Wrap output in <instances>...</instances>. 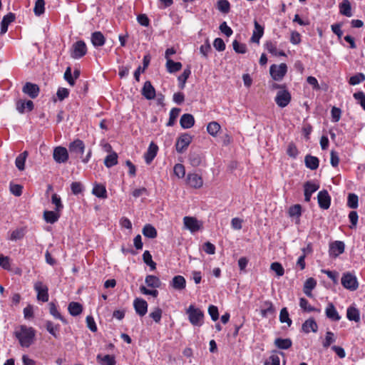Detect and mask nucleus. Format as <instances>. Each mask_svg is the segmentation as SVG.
Listing matches in <instances>:
<instances>
[{"label": "nucleus", "instance_id": "obj_1", "mask_svg": "<svg viewBox=\"0 0 365 365\" xmlns=\"http://www.w3.org/2000/svg\"><path fill=\"white\" fill-rule=\"evenodd\" d=\"M14 335L22 347L28 348L34 343L36 331L32 327L21 325L16 328Z\"/></svg>", "mask_w": 365, "mask_h": 365}, {"label": "nucleus", "instance_id": "obj_2", "mask_svg": "<svg viewBox=\"0 0 365 365\" xmlns=\"http://www.w3.org/2000/svg\"><path fill=\"white\" fill-rule=\"evenodd\" d=\"M68 148L70 153L72 155H75L76 158H81L83 163H87L89 161L91 156V150H89L86 157H83L85 150V145L81 140L77 139L71 143Z\"/></svg>", "mask_w": 365, "mask_h": 365}, {"label": "nucleus", "instance_id": "obj_3", "mask_svg": "<svg viewBox=\"0 0 365 365\" xmlns=\"http://www.w3.org/2000/svg\"><path fill=\"white\" fill-rule=\"evenodd\" d=\"M186 313L188 315L190 322L193 326L200 327L203 323L204 314L198 308L195 307L193 305H190Z\"/></svg>", "mask_w": 365, "mask_h": 365}, {"label": "nucleus", "instance_id": "obj_4", "mask_svg": "<svg viewBox=\"0 0 365 365\" xmlns=\"http://www.w3.org/2000/svg\"><path fill=\"white\" fill-rule=\"evenodd\" d=\"M87 53V47L83 41H78L72 46L71 56L74 59L81 58Z\"/></svg>", "mask_w": 365, "mask_h": 365}, {"label": "nucleus", "instance_id": "obj_5", "mask_svg": "<svg viewBox=\"0 0 365 365\" xmlns=\"http://www.w3.org/2000/svg\"><path fill=\"white\" fill-rule=\"evenodd\" d=\"M183 225L184 227L191 232H196L202 228V222L195 217H184Z\"/></svg>", "mask_w": 365, "mask_h": 365}, {"label": "nucleus", "instance_id": "obj_6", "mask_svg": "<svg viewBox=\"0 0 365 365\" xmlns=\"http://www.w3.org/2000/svg\"><path fill=\"white\" fill-rule=\"evenodd\" d=\"M34 290L36 292V298L38 301L46 302L48 301V288L42 282L38 281L34 283Z\"/></svg>", "mask_w": 365, "mask_h": 365}, {"label": "nucleus", "instance_id": "obj_7", "mask_svg": "<svg viewBox=\"0 0 365 365\" xmlns=\"http://www.w3.org/2000/svg\"><path fill=\"white\" fill-rule=\"evenodd\" d=\"M341 282L344 288L351 291L357 289L359 287L356 277L349 272H346L343 274Z\"/></svg>", "mask_w": 365, "mask_h": 365}, {"label": "nucleus", "instance_id": "obj_8", "mask_svg": "<svg viewBox=\"0 0 365 365\" xmlns=\"http://www.w3.org/2000/svg\"><path fill=\"white\" fill-rule=\"evenodd\" d=\"M287 71V66L282 63L279 65L273 64L270 66L269 73L274 81H281Z\"/></svg>", "mask_w": 365, "mask_h": 365}, {"label": "nucleus", "instance_id": "obj_9", "mask_svg": "<svg viewBox=\"0 0 365 365\" xmlns=\"http://www.w3.org/2000/svg\"><path fill=\"white\" fill-rule=\"evenodd\" d=\"M192 140V136L188 133L182 134L177 140L175 148L178 153H184Z\"/></svg>", "mask_w": 365, "mask_h": 365}, {"label": "nucleus", "instance_id": "obj_10", "mask_svg": "<svg viewBox=\"0 0 365 365\" xmlns=\"http://www.w3.org/2000/svg\"><path fill=\"white\" fill-rule=\"evenodd\" d=\"M291 94L287 90H281L277 93L275 102L280 108L286 107L291 101Z\"/></svg>", "mask_w": 365, "mask_h": 365}, {"label": "nucleus", "instance_id": "obj_11", "mask_svg": "<svg viewBox=\"0 0 365 365\" xmlns=\"http://www.w3.org/2000/svg\"><path fill=\"white\" fill-rule=\"evenodd\" d=\"M53 158L57 163H66L68 159L67 149L62 146L56 147L53 149Z\"/></svg>", "mask_w": 365, "mask_h": 365}, {"label": "nucleus", "instance_id": "obj_12", "mask_svg": "<svg viewBox=\"0 0 365 365\" xmlns=\"http://www.w3.org/2000/svg\"><path fill=\"white\" fill-rule=\"evenodd\" d=\"M186 183L190 187L199 189L203 185L202 177L197 173H188L186 177Z\"/></svg>", "mask_w": 365, "mask_h": 365}, {"label": "nucleus", "instance_id": "obj_13", "mask_svg": "<svg viewBox=\"0 0 365 365\" xmlns=\"http://www.w3.org/2000/svg\"><path fill=\"white\" fill-rule=\"evenodd\" d=\"M318 204L320 208L327 210L331 205V197L327 190H323L319 192L317 195Z\"/></svg>", "mask_w": 365, "mask_h": 365}, {"label": "nucleus", "instance_id": "obj_14", "mask_svg": "<svg viewBox=\"0 0 365 365\" xmlns=\"http://www.w3.org/2000/svg\"><path fill=\"white\" fill-rule=\"evenodd\" d=\"M22 92L31 98H36L39 94L40 88L36 83L26 82L22 88Z\"/></svg>", "mask_w": 365, "mask_h": 365}, {"label": "nucleus", "instance_id": "obj_15", "mask_svg": "<svg viewBox=\"0 0 365 365\" xmlns=\"http://www.w3.org/2000/svg\"><path fill=\"white\" fill-rule=\"evenodd\" d=\"M133 306L136 313L140 317L145 315L148 312V303L143 299L136 298L133 302Z\"/></svg>", "mask_w": 365, "mask_h": 365}, {"label": "nucleus", "instance_id": "obj_16", "mask_svg": "<svg viewBox=\"0 0 365 365\" xmlns=\"http://www.w3.org/2000/svg\"><path fill=\"white\" fill-rule=\"evenodd\" d=\"M16 110L20 113H24L26 111H31L34 109V103L31 100L19 99L16 103Z\"/></svg>", "mask_w": 365, "mask_h": 365}, {"label": "nucleus", "instance_id": "obj_17", "mask_svg": "<svg viewBox=\"0 0 365 365\" xmlns=\"http://www.w3.org/2000/svg\"><path fill=\"white\" fill-rule=\"evenodd\" d=\"M345 245L341 241H335L329 247V255L334 257H338L344 252Z\"/></svg>", "mask_w": 365, "mask_h": 365}, {"label": "nucleus", "instance_id": "obj_18", "mask_svg": "<svg viewBox=\"0 0 365 365\" xmlns=\"http://www.w3.org/2000/svg\"><path fill=\"white\" fill-rule=\"evenodd\" d=\"M304 200L306 202H309L311 200L312 195L319 188V185L311 181H307L304 183Z\"/></svg>", "mask_w": 365, "mask_h": 365}, {"label": "nucleus", "instance_id": "obj_19", "mask_svg": "<svg viewBox=\"0 0 365 365\" xmlns=\"http://www.w3.org/2000/svg\"><path fill=\"white\" fill-rule=\"evenodd\" d=\"M158 150V147L153 142H151L144 155V158L147 164H150L155 158Z\"/></svg>", "mask_w": 365, "mask_h": 365}, {"label": "nucleus", "instance_id": "obj_20", "mask_svg": "<svg viewBox=\"0 0 365 365\" xmlns=\"http://www.w3.org/2000/svg\"><path fill=\"white\" fill-rule=\"evenodd\" d=\"M142 95L148 100L155 97V90L150 81H145L142 88Z\"/></svg>", "mask_w": 365, "mask_h": 365}, {"label": "nucleus", "instance_id": "obj_21", "mask_svg": "<svg viewBox=\"0 0 365 365\" xmlns=\"http://www.w3.org/2000/svg\"><path fill=\"white\" fill-rule=\"evenodd\" d=\"M170 286L175 289L182 290L186 287V280L181 275L175 276L170 282Z\"/></svg>", "mask_w": 365, "mask_h": 365}, {"label": "nucleus", "instance_id": "obj_22", "mask_svg": "<svg viewBox=\"0 0 365 365\" xmlns=\"http://www.w3.org/2000/svg\"><path fill=\"white\" fill-rule=\"evenodd\" d=\"M302 329L307 334L309 333L310 331L317 332L318 329V325L313 318H309L302 324Z\"/></svg>", "mask_w": 365, "mask_h": 365}, {"label": "nucleus", "instance_id": "obj_23", "mask_svg": "<svg viewBox=\"0 0 365 365\" xmlns=\"http://www.w3.org/2000/svg\"><path fill=\"white\" fill-rule=\"evenodd\" d=\"M180 125L185 129L192 128L195 124V119L193 115L189 113L183 114L180 118Z\"/></svg>", "mask_w": 365, "mask_h": 365}, {"label": "nucleus", "instance_id": "obj_24", "mask_svg": "<svg viewBox=\"0 0 365 365\" xmlns=\"http://www.w3.org/2000/svg\"><path fill=\"white\" fill-rule=\"evenodd\" d=\"M15 14L13 13H9L3 17V19L1 23V34H5L8 30L9 25L14 21L15 20Z\"/></svg>", "mask_w": 365, "mask_h": 365}, {"label": "nucleus", "instance_id": "obj_25", "mask_svg": "<svg viewBox=\"0 0 365 365\" xmlns=\"http://www.w3.org/2000/svg\"><path fill=\"white\" fill-rule=\"evenodd\" d=\"M326 316L327 318L332 321H339L341 319L339 313L337 312L334 305L332 303H329L326 308Z\"/></svg>", "mask_w": 365, "mask_h": 365}, {"label": "nucleus", "instance_id": "obj_26", "mask_svg": "<svg viewBox=\"0 0 365 365\" xmlns=\"http://www.w3.org/2000/svg\"><path fill=\"white\" fill-rule=\"evenodd\" d=\"M263 34L264 28L257 21H255V29L251 37V41L259 43Z\"/></svg>", "mask_w": 365, "mask_h": 365}, {"label": "nucleus", "instance_id": "obj_27", "mask_svg": "<svg viewBox=\"0 0 365 365\" xmlns=\"http://www.w3.org/2000/svg\"><path fill=\"white\" fill-rule=\"evenodd\" d=\"M91 42L95 47H100L105 44L106 38L101 31H95L91 35Z\"/></svg>", "mask_w": 365, "mask_h": 365}, {"label": "nucleus", "instance_id": "obj_28", "mask_svg": "<svg viewBox=\"0 0 365 365\" xmlns=\"http://www.w3.org/2000/svg\"><path fill=\"white\" fill-rule=\"evenodd\" d=\"M317 281L313 277L308 278L304 284L303 292L309 297H312V290L315 288Z\"/></svg>", "mask_w": 365, "mask_h": 365}, {"label": "nucleus", "instance_id": "obj_29", "mask_svg": "<svg viewBox=\"0 0 365 365\" xmlns=\"http://www.w3.org/2000/svg\"><path fill=\"white\" fill-rule=\"evenodd\" d=\"M264 48L273 56H286L283 51H278L276 42L267 41L264 43Z\"/></svg>", "mask_w": 365, "mask_h": 365}, {"label": "nucleus", "instance_id": "obj_30", "mask_svg": "<svg viewBox=\"0 0 365 365\" xmlns=\"http://www.w3.org/2000/svg\"><path fill=\"white\" fill-rule=\"evenodd\" d=\"M275 312V308L272 302L265 301L263 303L262 308L261 309V316L262 317H267L269 315H272Z\"/></svg>", "mask_w": 365, "mask_h": 365}, {"label": "nucleus", "instance_id": "obj_31", "mask_svg": "<svg viewBox=\"0 0 365 365\" xmlns=\"http://www.w3.org/2000/svg\"><path fill=\"white\" fill-rule=\"evenodd\" d=\"M304 163L307 168H309L310 170H314L318 168L319 160L315 156L307 155L305 156Z\"/></svg>", "mask_w": 365, "mask_h": 365}, {"label": "nucleus", "instance_id": "obj_32", "mask_svg": "<svg viewBox=\"0 0 365 365\" xmlns=\"http://www.w3.org/2000/svg\"><path fill=\"white\" fill-rule=\"evenodd\" d=\"M60 217L59 212L55 211L45 210L43 212V219L47 223L53 224L58 220Z\"/></svg>", "mask_w": 365, "mask_h": 365}, {"label": "nucleus", "instance_id": "obj_33", "mask_svg": "<svg viewBox=\"0 0 365 365\" xmlns=\"http://www.w3.org/2000/svg\"><path fill=\"white\" fill-rule=\"evenodd\" d=\"M46 328L48 332L51 334L54 338L58 339L59 336V324H54L51 321L46 322Z\"/></svg>", "mask_w": 365, "mask_h": 365}, {"label": "nucleus", "instance_id": "obj_34", "mask_svg": "<svg viewBox=\"0 0 365 365\" xmlns=\"http://www.w3.org/2000/svg\"><path fill=\"white\" fill-rule=\"evenodd\" d=\"M49 313L55 318L61 320L63 324H66L68 322L66 319L58 311L57 307L54 302L48 304Z\"/></svg>", "mask_w": 365, "mask_h": 365}, {"label": "nucleus", "instance_id": "obj_35", "mask_svg": "<svg viewBox=\"0 0 365 365\" xmlns=\"http://www.w3.org/2000/svg\"><path fill=\"white\" fill-rule=\"evenodd\" d=\"M92 193L99 198H107L106 187L101 184H96L93 188Z\"/></svg>", "mask_w": 365, "mask_h": 365}, {"label": "nucleus", "instance_id": "obj_36", "mask_svg": "<svg viewBox=\"0 0 365 365\" xmlns=\"http://www.w3.org/2000/svg\"><path fill=\"white\" fill-rule=\"evenodd\" d=\"M339 11L342 15L347 17H351L352 16L351 6L349 0H343V1L339 4Z\"/></svg>", "mask_w": 365, "mask_h": 365}, {"label": "nucleus", "instance_id": "obj_37", "mask_svg": "<svg viewBox=\"0 0 365 365\" xmlns=\"http://www.w3.org/2000/svg\"><path fill=\"white\" fill-rule=\"evenodd\" d=\"M68 310L71 315L76 317L82 312L83 307L78 302H72L68 304Z\"/></svg>", "mask_w": 365, "mask_h": 365}, {"label": "nucleus", "instance_id": "obj_38", "mask_svg": "<svg viewBox=\"0 0 365 365\" xmlns=\"http://www.w3.org/2000/svg\"><path fill=\"white\" fill-rule=\"evenodd\" d=\"M145 282L146 284L152 288H159L161 286L160 279L155 275H148Z\"/></svg>", "mask_w": 365, "mask_h": 365}, {"label": "nucleus", "instance_id": "obj_39", "mask_svg": "<svg viewBox=\"0 0 365 365\" xmlns=\"http://www.w3.org/2000/svg\"><path fill=\"white\" fill-rule=\"evenodd\" d=\"M346 317L350 321L358 322L360 320L359 311L354 307H349L346 311Z\"/></svg>", "mask_w": 365, "mask_h": 365}, {"label": "nucleus", "instance_id": "obj_40", "mask_svg": "<svg viewBox=\"0 0 365 365\" xmlns=\"http://www.w3.org/2000/svg\"><path fill=\"white\" fill-rule=\"evenodd\" d=\"M292 342L290 339L277 338L274 340V345L280 349H288L292 346Z\"/></svg>", "mask_w": 365, "mask_h": 365}, {"label": "nucleus", "instance_id": "obj_41", "mask_svg": "<svg viewBox=\"0 0 365 365\" xmlns=\"http://www.w3.org/2000/svg\"><path fill=\"white\" fill-rule=\"evenodd\" d=\"M182 63L180 62H175L172 59H168L166 62L167 71L169 73H175L182 68Z\"/></svg>", "mask_w": 365, "mask_h": 365}, {"label": "nucleus", "instance_id": "obj_42", "mask_svg": "<svg viewBox=\"0 0 365 365\" xmlns=\"http://www.w3.org/2000/svg\"><path fill=\"white\" fill-rule=\"evenodd\" d=\"M191 74V71L190 66H187L182 72V73L178 76V80L179 81V87L181 89H183L185 86V83Z\"/></svg>", "mask_w": 365, "mask_h": 365}, {"label": "nucleus", "instance_id": "obj_43", "mask_svg": "<svg viewBox=\"0 0 365 365\" xmlns=\"http://www.w3.org/2000/svg\"><path fill=\"white\" fill-rule=\"evenodd\" d=\"M27 155H28V152L24 151L22 153H21L19 156H17V158H16L15 164H16V168L19 170H24L25 162H26V158Z\"/></svg>", "mask_w": 365, "mask_h": 365}, {"label": "nucleus", "instance_id": "obj_44", "mask_svg": "<svg viewBox=\"0 0 365 365\" xmlns=\"http://www.w3.org/2000/svg\"><path fill=\"white\" fill-rule=\"evenodd\" d=\"M143 234L146 237L153 239L157 236V230L153 225L148 224L144 226Z\"/></svg>", "mask_w": 365, "mask_h": 365}, {"label": "nucleus", "instance_id": "obj_45", "mask_svg": "<svg viewBox=\"0 0 365 365\" xmlns=\"http://www.w3.org/2000/svg\"><path fill=\"white\" fill-rule=\"evenodd\" d=\"M118 163V155L113 152L107 155L104 160V164L107 168H111Z\"/></svg>", "mask_w": 365, "mask_h": 365}, {"label": "nucleus", "instance_id": "obj_46", "mask_svg": "<svg viewBox=\"0 0 365 365\" xmlns=\"http://www.w3.org/2000/svg\"><path fill=\"white\" fill-rule=\"evenodd\" d=\"M299 306H300L301 309H302L304 312H320V309H316L314 307L311 306L309 304L308 300L304 297L300 298Z\"/></svg>", "mask_w": 365, "mask_h": 365}, {"label": "nucleus", "instance_id": "obj_47", "mask_svg": "<svg viewBox=\"0 0 365 365\" xmlns=\"http://www.w3.org/2000/svg\"><path fill=\"white\" fill-rule=\"evenodd\" d=\"M217 9L223 14H228L230 11V4L227 0H218Z\"/></svg>", "mask_w": 365, "mask_h": 365}, {"label": "nucleus", "instance_id": "obj_48", "mask_svg": "<svg viewBox=\"0 0 365 365\" xmlns=\"http://www.w3.org/2000/svg\"><path fill=\"white\" fill-rule=\"evenodd\" d=\"M221 126L217 122L212 121L208 123L207 126V131L210 135L216 136Z\"/></svg>", "mask_w": 365, "mask_h": 365}, {"label": "nucleus", "instance_id": "obj_49", "mask_svg": "<svg viewBox=\"0 0 365 365\" xmlns=\"http://www.w3.org/2000/svg\"><path fill=\"white\" fill-rule=\"evenodd\" d=\"M189 161L192 167H198L202 163V158L199 153H190L189 155Z\"/></svg>", "mask_w": 365, "mask_h": 365}, {"label": "nucleus", "instance_id": "obj_50", "mask_svg": "<svg viewBox=\"0 0 365 365\" xmlns=\"http://www.w3.org/2000/svg\"><path fill=\"white\" fill-rule=\"evenodd\" d=\"M279 321L281 323H287L289 327H290L292 323L286 307L282 308L280 311Z\"/></svg>", "mask_w": 365, "mask_h": 365}, {"label": "nucleus", "instance_id": "obj_51", "mask_svg": "<svg viewBox=\"0 0 365 365\" xmlns=\"http://www.w3.org/2000/svg\"><path fill=\"white\" fill-rule=\"evenodd\" d=\"M25 235V229L24 228H18L14 230L9 237V240L11 241H16L18 240L22 239Z\"/></svg>", "mask_w": 365, "mask_h": 365}, {"label": "nucleus", "instance_id": "obj_52", "mask_svg": "<svg viewBox=\"0 0 365 365\" xmlns=\"http://www.w3.org/2000/svg\"><path fill=\"white\" fill-rule=\"evenodd\" d=\"M180 108H173L171 109L170 112V118L169 120L167 123L168 126H173L176 120V118L178 117L180 113Z\"/></svg>", "mask_w": 365, "mask_h": 365}, {"label": "nucleus", "instance_id": "obj_53", "mask_svg": "<svg viewBox=\"0 0 365 365\" xmlns=\"http://www.w3.org/2000/svg\"><path fill=\"white\" fill-rule=\"evenodd\" d=\"M45 1L44 0H36L34 9V12L36 16H40L44 13Z\"/></svg>", "mask_w": 365, "mask_h": 365}, {"label": "nucleus", "instance_id": "obj_54", "mask_svg": "<svg viewBox=\"0 0 365 365\" xmlns=\"http://www.w3.org/2000/svg\"><path fill=\"white\" fill-rule=\"evenodd\" d=\"M97 359L101 360L103 362V365H115L116 362L115 360V357L111 355H105L104 356H101L100 354L97 356Z\"/></svg>", "mask_w": 365, "mask_h": 365}, {"label": "nucleus", "instance_id": "obj_55", "mask_svg": "<svg viewBox=\"0 0 365 365\" xmlns=\"http://www.w3.org/2000/svg\"><path fill=\"white\" fill-rule=\"evenodd\" d=\"M290 217H299L302 215V207L300 205L297 204L291 206L288 210Z\"/></svg>", "mask_w": 365, "mask_h": 365}, {"label": "nucleus", "instance_id": "obj_56", "mask_svg": "<svg viewBox=\"0 0 365 365\" xmlns=\"http://www.w3.org/2000/svg\"><path fill=\"white\" fill-rule=\"evenodd\" d=\"M358 196L356 194L350 193L348 195L347 205L352 209L358 207Z\"/></svg>", "mask_w": 365, "mask_h": 365}, {"label": "nucleus", "instance_id": "obj_57", "mask_svg": "<svg viewBox=\"0 0 365 365\" xmlns=\"http://www.w3.org/2000/svg\"><path fill=\"white\" fill-rule=\"evenodd\" d=\"M51 202L53 204L55 205V210L57 212H61V210L63 208V205L61 202V197L57 194L55 193L52 195Z\"/></svg>", "mask_w": 365, "mask_h": 365}, {"label": "nucleus", "instance_id": "obj_58", "mask_svg": "<svg viewBox=\"0 0 365 365\" xmlns=\"http://www.w3.org/2000/svg\"><path fill=\"white\" fill-rule=\"evenodd\" d=\"M356 103H359L365 110V94L363 91H358L353 95Z\"/></svg>", "mask_w": 365, "mask_h": 365}, {"label": "nucleus", "instance_id": "obj_59", "mask_svg": "<svg viewBox=\"0 0 365 365\" xmlns=\"http://www.w3.org/2000/svg\"><path fill=\"white\" fill-rule=\"evenodd\" d=\"M365 81V76L361 73H358L349 78V83L355 86Z\"/></svg>", "mask_w": 365, "mask_h": 365}, {"label": "nucleus", "instance_id": "obj_60", "mask_svg": "<svg viewBox=\"0 0 365 365\" xmlns=\"http://www.w3.org/2000/svg\"><path fill=\"white\" fill-rule=\"evenodd\" d=\"M270 268L276 272L277 277H282L284 274V269L279 262H273L271 264Z\"/></svg>", "mask_w": 365, "mask_h": 365}, {"label": "nucleus", "instance_id": "obj_61", "mask_svg": "<svg viewBox=\"0 0 365 365\" xmlns=\"http://www.w3.org/2000/svg\"><path fill=\"white\" fill-rule=\"evenodd\" d=\"M334 341V334L330 331H327L325 339L323 341V346L324 348H328Z\"/></svg>", "mask_w": 365, "mask_h": 365}, {"label": "nucleus", "instance_id": "obj_62", "mask_svg": "<svg viewBox=\"0 0 365 365\" xmlns=\"http://www.w3.org/2000/svg\"><path fill=\"white\" fill-rule=\"evenodd\" d=\"M173 171L175 175L179 178H182L185 175V166L180 163H178L174 166Z\"/></svg>", "mask_w": 365, "mask_h": 365}, {"label": "nucleus", "instance_id": "obj_63", "mask_svg": "<svg viewBox=\"0 0 365 365\" xmlns=\"http://www.w3.org/2000/svg\"><path fill=\"white\" fill-rule=\"evenodd\" d=\"M233 49L236 53H245L247 51V46L244 43H240L237 40H235L232 43Z\"/></svg>", "mask_w": 365, "mask_h": 365}, {"label": "nucleus", "instance_id": "obj_64", "mask_svg": "<svg viewBox=\"0 0 365 365\" xmlns=\"http://www.w3.org/2000/svg\"><path fill=\"white\" fill-rule=\"evenodd\" d=\"M287 153L289 157L293 158H295L298 155L299 152L294 143H290L288 145Z\"/></svg>", "mask_w": 365, "mask_h": 365}]
</instances>
